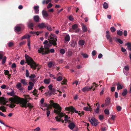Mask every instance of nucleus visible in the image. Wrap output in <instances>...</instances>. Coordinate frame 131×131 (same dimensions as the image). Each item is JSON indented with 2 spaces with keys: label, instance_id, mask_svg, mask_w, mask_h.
Here are the masks:
<instances>
[{
  "label": "nucleus",
  "instance_id": "nucleus-11",
  "mask_svg": "<svg viewBox=\"0 0 131 131\" xmlns=\"http://www.w3.org/2000/svg\"><path fill=\"white\" fill-rule=\"evenodd\" d=\"M69 123V124L68 126V127L70 129L72 130H73L75 126V125L74 123L73 122H71Z\"/></svg>",
  "mask_w": 131,
  "mask_h": 131
},
{
  "label": "nucleus",
  "instance_id": "nucleus-50",
  "mask_svg": "<svg viewBox=\"0 0 131 131\" xmlns=\"http://www.w3.org/2000/svg\"><path fill=\"white\" fill-rule=\"evenodd\" d=\"M110 99L109 98H107L106 100L105 101L106 103L107 104H109L110 103Z\"/></svg>",
  "mask_w": 131,
  "mask_h": 131
},
{
  "label": "nucleus",
  "instance_id": "nucleus-34",
  "mask_svg": "<svg viewBox=\"0 0 131 131\" xmlns=\"http://www.w3.org/2000/svg\"><path fill=\"white\" fill-rule=\"evenodd\" d=\"M34 26V24L33 23L29 22L28 24V26L29 28H31Z\"/></svg>",
  "mask_w": 131,
  "mask_h": 131
},
{
  "label": "nucleus",
  "instance_id": "nucleus-22",
  "mask_svg": "<svg viewBox=\"0 0 131 131\" xmlns=\"http://www.w3.org/2000/svg\"><path fill=\"white\" fill-rule=\"evenodd\" d=\"M39 17L38 16L36 15L34 17V21L36 22H38L39 21Z\"/></svg>",
  "mask_w": 131,
  "mask_h": 131
},
{
  "label": "nucleus",
  "instance_id": "nucleus-16",
  "mask_svg": "<svg viewBox=\"0 0 131 131\" xmlns=\"http://www.w3.org/2000/svg\"><path fill=\"white\" fill-rule=\"evenodd\" d=\"M30 36L29 35L26 34L22 37L21 38V40H23L27 38V39L28 40L30 39Z\"/></svg>",
  "mask_w": 131,
  "mask_h": 131
},
{
  "label": "nucleus",
  "instance_id": "nucleus-21",
  "mask_svg": "<svg viewBox=\"0 0 131 131\" xmlns=\"http://www.w3.org/2000/svg\"><path fill=\"white\" fill-rule=\"evenodd\" d=\"M92 108L91 107V106H90V107H85L83 108V110L86 111H91L92 110Z\"/></svg>",
  "mask_w": 131,
  "mask_h": 131
},
{
  "label": "nucleus",
  "instance_id": "nucleus-35",
  "mask_svg": "<svg viewBox=\"0 0 131 131\" xmlns=\"http://www.w3.org/2000/svg\"><path fill=\"white\" fill-rule=\"evenodd\" d=\"M70 40V37L69 35H67L65 37V40L66 41H69Z\"/></svg>",
  "mask_w": 131,
  "mask_h": 131
},
{
  "label": "nucleus",
  "instance_id": "nucleus-4",
  "mask_svg": "<svg viewBox=\"0 0 131 131\" xmlns=\"http://www.w3.org/2000/svg\"><path fill=\"white\" fill-rule=\"evenodd\" d=\"M23 99H21L19 103L20 105V106L22 107H25L27 108V107L29 108H32L33 107L32 105L30 103H28L29 101L28 99L30 100L31 99L30 98H28L26 97V99H24L23 98Z\"/></svg>",
  "mask_w": 131,
  "mask_h": 131
},
{
  "label": "nucleus",
  "instance_id": "nucleus-1",
  "mask_svg": "<svg viewBox=\"0 0 131 131\" xmlns=\"http://www.w3.org/2000/svg\"><path fill=\"white\" fill-rule=\"evenodd\" d=\"M50 104H48L46 110H48L49 109H51L53 107L55 109L54 110L53 112L56 114L59 115L60 117L63 116V113L61 112V107L57 103H54L52 100L50 101Z\"/></svg>",
  "mask_w": 131,
  "mask_h": 131
},
{
  "label": "nucleus",
  "instance_id": "nucleus-19",
  "mask_svg": "<svg viewBox=\"0 0 131 131\" xmlns=\"http://www.w3.org/2000/svg\"><path fill=\"white\" fill-rule=\"evenodd\" d=\"M21 28L19 26H17L15 27V31L19 32L21 31Z\"/></svg>",
  "mask_w": 131,
  "mask_h": 131
},
{
  "label": "nucleus",
  "instance_id": "nucleus-33",
  "mask_svg": "<svg viewBox=\"0 0 131 131\" xmlns=\"http://www.w3.org/2000/svg\"><path fill=\"white\" fill-rule=\"evenodd\" d=\"M103 7L105 9H106L108 7V5L106 2H105L103 4Z\"/></svg>",
  "mask_w": 131,
  "mask_h": 131
},
{
  "label": "nucleus",
  "instance_id": "nucleus-52",
  "mask_svg": "<svg viewBox=\"0 0 131 131\" xmlns=\"http://www.w3.org/2000/svg\"><path fill=\"white\" fill-rule=\"evenodd\" d=\"M14 45V43L12 42H10L8 43V46L9 47H12Z\"/></svg>",
  "mask_w": 131,
  "mask_h": 131
},
{
  "label": "nucleus",
  "instance_id": "nucleus-44",
  "mask_svg": "<svg viewBox=\"0 0 131 131\" xmlns=\"http://www.w3.org/2000/svg\"><path fill=\"white\" fill-rule=\"evenodd\" d=\"M110 30L112 32H114L116 31V29L113 27H111L110 28Z\"/></svg>",
  "mask_w": 131,
  "mask_h": 131
},
{
  "label": "nucleus",
  "instance_id": "nucleus-49",
  "mask_svg": "<svg viewBox=\"0 0 131 131\" xmlns=\"http://www.w3.org/2000/svg\"><path fill=\"white\" fill-rule=\"evenodd\" d=\"M72 54V52L71 51H69L68 52V56L70 57L71 56Z\"/></svg>",
  "mask_w": 131,
  "mask_h": 131
},
{
  "label": "nucleus",
  "instance_id": "nucleus-59",
  "mask_svg": "<svg viewBox=\"0 0 131 131\" xmlns=\"http://www.w3.org/2000/svg\"><path fill=\"white\" fill-rule=\"evenodd\" d=\"M103 116L102 115H100L99 116V119L100 120H102L103 119Z\"/></svg>",
  "mask_w": 131,
  "mask_h": 131
},
{
  "label": "nucleus",
  "instance_id": "nucleus-20",
  "mask_svg": "<svg viewBox=\"0 0 131 131\" xmlns=\"http://www.w3.org/2000/svg\"><path fill=\"white\" fill-rule=\"evenodd\" d=\"M77 44V43L75 41L72 40L71 42V46L73 47H74Z\"/></svg>",
  "mask_w": 131,
  "mask_h": 131
},
{
  "label": "nucleus",
  "instance_id": "nucleus-7",
  "mask_svg": "<svg viewBox=\"0 0 131 131\" xmlns=\"http://www.w3.org/2000/svg\"><path fill=\"white\" fill-rule=\"evenodd\" d=\"M48 40L49 41V42L47 43V45H48L49 47H50L52 45L54 46H56V47H57L56 46L57 45L56 41L57 40V39H55L54 40V39L53 40H49V39H48Z\"/></svg>",
  "mask_w": 131,
  "mask_h": 131
},
{
  "label": "nucleus",
  "instance_id": "nucleus-48",
  "mask_svg": "<svg viewBox=\"0 0 131 131\" xmlns=\"http://www.w3.org/2000/svg\"><path fill=\"white\" fill-rule=\"evenodd\" d=\"M36 75L34 74H31L30 76H29V78L31 79H33L36 77Z\"/></svg>",
  "mask_w": 131,
  "mask_h": 131
},
{
  "label": "nucleus",
  "instance_id": "nucleus-60",
  "mask_svg": "<svg viewBox=\"0 0 131 131\" xmlns=\"http://www.w3.org/2000/svg\"><path fill=\"white\" fill-rule=\"evenodd\" d=\"M118 111H120L121 109V108L120 106H118L116 107Z\"/></svg>",
  "mask_w": 131,
  "mask_h": 131
},
{
  "label": "nucleus",
  "instance_id": "nucleus-45",
  "mask_svg": "<svg viewBox=\"0 0 131 131\" xmlns=\"http://www.w3.org/2000/svg\"><path fill=\"white\" fill-rule=\"evenodd\" d=\"M44 82L45 84H49L50 81L48 79H45L44 80Z\"/></svg>",
  "mask_w": 131,
  "mask_h": 131
},
{
  "label": "nucleus",
  "instance_id": "nucleus-36",
  "mask_svg": "<svg viewBox=\"0 0 131 131\" xmlns=\"http://www.w3.org/2000/svg\"><path fill=\"white\" fill-rule=\"evenodd\" d=\"M7 99L6 98V100L4 101H2V102H0L1 103V104H3L4 105H6V103H7L8 102V100H7Z\"/></svg>",
  "mask_w": 131,
  "mask_h": 131
},
{
  "label": "nucleus",
  "instance_id": "nucleus-2",
  "mask_svg": "<svg viewBox=\"0 0 131 131\" xmlns=\"http://www.w3.org/2000/svg\"><path fill=\"white\" fill-rule=\"evenodd\" d=\"M25 57L26 62L28 65L30 66L31 68L35 70L38 67L37 71H38L39 70L40 67L38 66V64H37L31 58L26 54H25Z\"/></svg>",
  "mask_w": 131,
  "mask_h": 131
},
{
  "label": "nucleus",
  "instance_id": "nucleus-37",
  "mask_svg": "<svg viewBox=\"0 0 131 131\" xmlns=\"http://www.w3.org/2000/svg\"><path fill=\"white\" fill-rule=\"evenodd\" d=\"M123 34V32L122 31L119 30L117 31V34L119 36H121Z\"/></svg>",
  "mask_w": 131,
  "mask_h": 131
},
{
  "label": "nucleus",
  "instance_id": "nucleus-51",
  "mask_svg": "<svg viewBox=\"0 0 131 131\" xmlns=\"http://www.w3.org/2000/svg\"><path fill=\"white\" fill-rule=\"evenodd\" d=\"M48 39H51L50 40H55V39H57L56 38H54V37H52L51 36H50L49 37V38Z\"/></svg>",
  "mask_w": 131,
  "mask_h": 131
},
{
  "label": "nucleus",
  "instance_id": "nucleus-27",
  "mask_svg": "<svg viewBox=\"0 0 131 131\" xmlns=\"http://www.w3.org/2000/svg\"><path fill=\"white\" fill-rule=\"evenodd\" d=\"M126 45H127V48L128 50L130 51H131V43L128 42L126 44Z\"/></svg>",
  "mask_w": 131,
  "mask_h": 131
},
{
  "label": "nucleus",
  "instance_id": "nucleus-3",
  "mask_svg": "<svg viewBox=\"0 0 131 131\" xmlns=\"http://www.w3.org/2000/svg\"><path fill=\"white\" fill-rule=\"evenodd\" d=\"M7 94L10 96H13L14 97H11L8 99L9 101H12V102H16V104H18L20 103L21 99H23V98H20L15 95L14 91L13 90L10 92H8Z\"/></svg>",
  "mask_w": 131,
  "mask_h": 131
},
{
  "label": "nucleus",
  "instance_id": "nucleus-26",
  "mask_svg": "<svg viewBox=\"0 0 131 131\" xmlns=\"http://www.w3.org/2000/svg\"><path fill=\"white\" fill-rule=\"evenodd\" d=\"M100 106H97L96 108L94 110V111L95 112V113L97 114H98L99 113L100 111Z\"/></svg>",
  "mask_w": 131,
  "mask_h": 131
},
{
  "label": "nucleus",
  "instance_id": "nucleus-6",
  "mask_svg": "<svg viewBox=\"0 0 131 131\" xmlns=\"http://www.w3.org/2000/svg\"><path fill=\"white\" fill-rule=\"evenodd\" d=\"M89 120L92 125L94 126H97V124L99 123L98 120L94 118H91V119H89Z\"/></svg>",
  "mask_w": 131,
  "mask_h": 131
},
{
  "label": "nucleus",
  "instance_id": "nucleus-53",
  "mask_svg": "<svg viewBox=\"0 0 131 131\" xmlns=\"http://www.w3.org/2000/svg\"><path fill=\"white\" fill-rule=\"evenodd\" d=\"M26 77H29V73L28 71V70H26Z\"/></svg>",
  "mask_w": 131,
  "mask_h": 131
},
{
  "label": "nucleus",
  "instance_id": "nucleus-43",
  "mask_svg": "<svg viewBox=\"0 0 131 131\" xmlns=\"http://www.w3.org/2000/svg\"><path fill=\"white\" fill-rule=\"evenodd\" d=\"M6 100V98L3 97H0V102L5 101Z\"/></svg>",
  "mask_w": 131,
  "mask_h": 131
},
{
  "label": "nucleus",
  "instance_id": "nucleus-32",
  "mask_svg": "<svg viewBox=\"0 0 131 131\" xmlns=\"http://www.w3.org/2000/svg\"><path fill=\"white\" fill-rule=\"evenodd\" d=\"M78 25L77 24H75L72 26V29L73 30H75L78 28Z\"/></svg>",
  "mask_w": 131,
  "mask_h": 131
},
{
  "label": "nucleus",
  "instance_id": "nucleus-12",
  "mask_svg": "<svg viewBox=\"0 0 131 131\" xmlns=\"http://www.w3.org/2000/svg\"><path fill=\"white\" fill-rule=\"evenodd\" d=\"M42 15L45 18L49 16V15L46 10H43L42 12Z\"/></svg>",
  "mask_w": 131,
  "mask_h": 131
},
{
  "label": "nucleus",
  "instance_id": "nucleus-63",
  "mask_svg": "<svg viewBox=\"0 0 131 131\" xmlns=\"http://www.w3.org/2000/svg\"><path fill=\"white\" fill-rule=\"evenodd\" d=\"M124 68L125 70L127 71H128L129 70V66H125Z\"/></svg>",
  "mask_w": 131,
  "mask_h": 131
},
{
  "label": "nucleus",
  "instance_id": "nucleus-8",
  "mask_svg": "<svg viewBox=\"0 0 131 131\" xmlns=\"http://www.w3.org/2000/svg\"><path fill=\"white\" fill-rule=\"evenodd\" d=\"M48 23H39L38 25V27L40 29H42L44 28H46L47 26V25Z\"/></svg>",
  "mask_w": 131,
  "mask_h": 131
},
{
  "label": "nucleus",
  "instance_id": "nucleus-14",
  "mask_svg": "<svg viewBox=\"0 0 131 131\" xmlns=\"http://www.w3.org/2000/svg\"><path fill=\"white\" fill-rule=\"evenodd\" d=\"M56 90L53 88L48 91V94L49 95H51L52 94H56Z\"/></svg>",
  "mask_w": 131,
  "mask_h": 131
},
{
  "label": "nucleus",
  "instance_id": "nucleus-9",
  "mask_svg": "<svg viewBox=\"0 0 131 131\" xmlns=\"http://www.w3.org/2000/svg\"><path fill=\"white\" fill-rule=\"evenodd\" d=\"M65 115V114H64L63 113V116L62 117H60L59 115H57V116L55 117V119L57 121L59 122L61 121L62 123H63L64 122V121L61 119V118L64 116Z\"/></svg>",
  "mask_w": 131,
  "mask_h": 131
},
{
  "label": "nucleus",
  "instance_id": "nucleus-56",
  "mask_svg": "<svg viewBox=\"0 0 131 131\" xmlns=\"http://www.w3.org/2000/svg\"><path fill=\"white\" fill-rule=\"evenodd\" d=\"M52 64V62H49L48 64V66L49 68H51Z\"/></svg>",
  "mask_w": 131,
  "mask_h": 131
},
{
  "label": "nucleus",
  "instance_id": "nucleus-29",
  "mask_svg": "<svg viewBox=\"0 0 131 131\" xmlns=\"http://www.w3.org/2000/svg\"><path fill=\"white\" fill-rule=\"evenodd\" d=\"M51 0H43L42 2L43 4H44L45 3L46 4H48L49 3L51 2Z\"/></svg>",
  "mask_w": 131,
  "mask_h": 131
},
{
  "label": "nucleus",
  "instance_id": "nucleus-42",
  "mask_svg": "<svg viewBox=\"0 0 131 131\" xmlns=\"http://www.w3.org/2000/svg\"><path fill=\"white\" fill-rule=\"evenodd\" d=\"M81 55L83 56L84 58H87L89 56L87 54L85 53H82Z\"/></svg>",
  "mask_w": 131,
  "mask_h": 131
},
{
  "label": "nucleus",
  "instance_id": "nucleus-10",
  "mask_svg": "<svg viewBox=\"0 0 131 131\" xmlns=\"http://www.w3.org/2000/svg\"><path fill=\"white\" fill-rule=\"evenodd\" d=\"M93 88V87H92L89 88L87 86H86L83 88L82 90L83 92L88 91H90Z\"/></svg>",
  "mask_w": 131,
  "mask_h": 131
},
{
  "label": "nucleus",
  "instance_id": "nucleus-54",
  "mask_svg": "<svg viewBox=\"0 0 131 131\" xmlns=\"http://www.w3.org/2000/svg\"><path fill=\"white\" fill-rule=\"evenodd\" d=\"M46 27H47V29L49 31H51L52 30V29L50 26H48L47 25V26Z\"/></svg>",
  "mask_w": 131,
  "mask_h": 131
},
{
  "label": "nucleus",
  "instance_id": "nucleus-30",
  "mask_svg": "<svg viewBox=\"0 0 131 131\" xmlns=\"http://www.w3.org/2000/svg\"><path fill=\"white\" fill-rule=\"evenodd\" d=\"M20 82L24 85H27V83L26 81L24 79H21V80Z\"/></svg>",
  "mask_w": 131,
  "mask_h": 131
},
{
  "label": "nucleus",
  "instance_id": "nucleus-25",
  "mask_svg": "<svg viewBox=\"0 0 131 131\" xmlns=\"http://www.w3.org/2000/svg\"><path fill=\"white\" fill-rule=\"evenodd\" d=\"M85 43V41L84 40H80L78 42V44L79 45L81 46H83L84 45Z\"/></svg>",
  "mask_w": 131,
  "mask_h": 131
},
{
  "label": "nucleus",
  "instance_id": "nucleus-41",
  "mask_svg": "<svg viewBox=\"0 0 131 131\" xmlns=\"http://www.w3.org/2000/svg\"><path fill=\"white\" fill-rule=\"evenodd\" d=\"M75 109L72 106H70V111L71 112L73 113L74 112V111Z\"/></svg>",
  "mask_w": 131,
  "mask_h": 131
},
{
  "label": "nucleus",
  "instance_id": "nucleus-62",
  "mask_svg": "<svg viewBox=\"0 0 131 131\" xmlns=\"http://www.w3.org/2000/svg\"><path fill=\"white\" fill-rule=\"evenodd\" d=\"M117 41L120 44H122L123 43V41L121 40L120 39H117Z\"/></svg>",
  "mask_w": 131,
  "mask_h": 131
},
{
  "label": "nucleus",
  "instance_id": "nucleus-18",
  "mask_svg": "<svg viewBox=\"0 0 131 131\" xmlns=\"http://www.w3.org/2000/svg\"><path fill=\"white\" fill-rule=\"evenodd\" d=\"M34 8L35 10V13L36 14H38L39 12V6H34Z\"/></svg>",
  "mask_w": 131,
  "mask_h": 131
},
{
  "label": "nucleus",
  "instance_id": "nucleus-15",
  "mask_svg": "<svg viewBox=\"0 0 131 131\" xmlns=\"http://www.w3.org/2000/svg\"><path fill=\"white\" fill-rule=\"evenodd\" d=\"M10 102V104H8L6 105L7 106H8L11 108H13L15 106H16V105H15V103H16V102H12V101Z\"/></svg>",
  "mask_w": 131,
  "mask_h": 131
},
{
  "label": "nucleus",
  "instance_id": "nucleus-24",
  "mask_svg": "<svg viewBox=\"0 0 131 131\" xmlns=\"http://www.w3.org/2000/svg\"><path fill=\"white\" fill-rule=\"evenodd\" d=\"M6 108L5 107L2 105L1 106H0V110H2L3 112H5L6 111Z\"/></svg>",
  "mask_w": 131,
  "mask_h": 131
},
{
  "label": "nucleus",
  "instance_id": "nucleus-61",
  "mask_svg": "<svg viewBox=\"0 0 131 131\" xmlns=\"http://www.w3.org/2000/svg\"><path fill=\"white\" fill-rule=\"evenodd\" d=\"M4 54L3 52H0V60L2 59Z\"/></svg>",
  "mask_w": 131,
  "mask_h": 131
},
{
  "label": "nucleus",
  "instance_id": "nucleus-17",
  "mask_svg": "<svg viewBox=\"0 0 131 131\" xmlns=\"http://www.w3.org/2000/svg\"><path fill=\"white\" fill-rule=\"evenodd\" d=\"M70 117H68V116L67 115H66L64 116V120L65 121V123H67V122L70 123L71 122V121L70 120H69V119Z\"/></svg>",
  "mask_w": 131,
  "mask_h": 131
},
{
  "label": "nucleus",
  "instance_id": "nucleus-23",
  "mask_svg": "<svg viewBox=\"0 0 131 131\" xmlns=\"http://www.w3.org/2000/svg\"><path fill=\"white\" fill-rule=\"evenodd\" d=\"M82 29L84 32H86L87 31V29L86 26L83 23L82 24Z\"/></svg>",
  "mask_w": 131,
  "mask_h": 131
},
{
  "label": "nucleus",
  "instance_id": "nucleus-28",
  "mask_svg": "<svg viewBox=\"0 0 131 131\" xmlns=\"http://www.w3.org/2000/svg\"><path fill=\"white\" fill-rule=\"evenodd\" d=\"M117 89L118 90H119L123 89V87L119 84V83H118L117 84Z\"/></svg>",
  "mask_w": 131,
  "mask_h": 131
},
{
  "label": "nucleus",
  "instance_id": "nucleus-38",
  "mask_svg": "<svg viewBox=\"0 0 131 131\" xmlns=\"http://www.w3.org/2000/svg\"><path fill=\"white\" fill-rule=\"evenodd\" d=\"M16 86H17V88L18 89L19 88H20L22 87L21 83L19 82L16 85Z\"/></svg>",
  "mask_w": 131,
  "mask_h": 131
},
{
  "label": "nucleus",
  "instance_id": "nucleus-39",
  "mask_svg": "<svg viewBox=\"0 0 131 131\" xmlns=\"http://www.w3.org/2000/svg\"><path fill=\"white\" fill-rule=\"evenodd\" d=\"M60 53L62 54H64L65 52V50L63 49H62L60 50Z\"/></svg>",
  "mask_w": 131,
  "mask_h": 131
},
{
  "label": "nucleus",
  "instance_id": "nucleus-57",
  "mask_svg": "<svg viewBox=\"0 0 131 131\" xmlns=\"http://www.w3.org/2000/svg\"><path fill=\"white\" fill-rule=\"evenodd\" d=\"M47 110L46 114L47 116L48 117L50 115V112L49 110Z\"/></svg>",
  "mask_w": 131,
  "mask_h": 131
},
{
  "label": "nucleus",
  "instance_id": "nucleus-58",
  "mask_svg": "<svg viewBox=\"0 0 131 131\" xmlns=\"http://www.w3.org/2000/svg\"><path fill=\"white\" fill-rule=\"evenodd\" d=\"M53 5L51 3H49L48 5L47 6V8L48 9H49L50 8H51Z\"/></svg>",
  "mask_w": 131,
  "mask_h": 131
},
{
  "label": "nucleus",
  "instance_id": "nucleus-46",
  "mask_svg": "<svg viewBox=\"0 0 131 131\" xmlns=\"http://www.w3.org/2000/svg\"><path fill=\"white\" fill-rule=\"evenodd\" d=\"M104 112L106 114L108 115L109 114V111L108 109H105L104 110Z\"/></svg>",
  "mask_w": 131,
  "mask_h": 131
},
{
  "label": "nucleus",
  "instance_id": "nucleus-40",
  "mask_svg": "<svg viewBox=\"0 0 131 131\" xmlns=\"http://www.w3.org/2000/svg\"><path fill=\"white\" fill-rule=\"evenodd\" d=\"M6 56H4L2 60V64H4L5 63L6 60Z\"/></svg>",
  "mask_w": 131,
  "mask_h": 131
},
{
  "label": "nucleus",
  "instance_id": "nucleus-55",
  "mask_svg": "<svg viewBox=\"0 0 131 131\" xmlns=\"http://www.w3.org/2000/svg\"><path fill=\"white\" fill-rule=\"evenodd\" d=\"M62 79V77L61 76L58 77L57 78V80L58 81H60Z\"/></svg>",
  "mask_w": 131,
  "mask_h": 131
},
{
  "label": "nucleus",
  "instance_id": "nucleus-47",
  "mask_svg": "<svg viewBox=\"0 0 131 131\" xmlns=\"http://www.w3.org/2000/svg\"><path fill=\"white\" fill-rule=\"evenodd\" d=\"M67 81V80L66 79H64L63 80L62 82L61 83L62 84H66V83Z\"/></svg>",
  "mask_w": 131,
  "mask_h": 131
},
{
  "label": "nucleus",
  "instance_id": "nucleus-64",
  "mask_svg": "<svg viewBox=\"0 0 131 131\" xmlns=\"http://www.w3.org/2000/svg\"><path fill=\"white\" fill-rule=\"evenodd\" d=\"M92 56H94L96 54V51L95 50H93L92 53Z\"/></svg>",
  "mask_w": 131,
  "mask_h": 131
},
{
  "label": "nucleus",
  "instance_id": "nucleus-13",
  "mask_svg": "<svg viewBox=\"0 0 131 131\" xmlns=\"http://www.w3.org/2000/svg\"><path fill=\"white\" fill-rule=\"evenodd\" d=\"M29 85L28 87V90H31L33 88L34 85V83H33L31 81H29Z\"/></svg>",
  "mask_w": 131,
  "mask_h": 131
},
{
  "label": "nucleus",
  "instance_id": "nucleus-5",
  "mask_svg": "<svg viewBox=\"0 0 131 131\" xmlns=\"http://www.w3.org/2000/svg\"><path fill=\"white\" fill-rule=\"evenodd\" d=\"M43 48L42 46L38 50V52L39 53H41L42 55H45L48 54L49 53L50 51L49 48H50L49 46L46 44L45 45Z\"/></svg>",
  "mask_w": 131,
  "mask_h": 131
},
{
  "label": "nucleus",
  "instance_id": "nucleus-31",
  "mask_svg": "<svg viewBox=\"0 0 131 131\" xmlns=\"http://www.w3.org/2000/svg\"><path fill=\"white\" fill-rule=\"evenodd\" d=\"M127 90L126 89H125L123 90L122 93V95L123 96H125L127 94Z\"/></svg>",
  "mask_w": 131,
  "mask_h": 131
}]
</instances>
